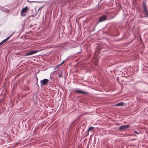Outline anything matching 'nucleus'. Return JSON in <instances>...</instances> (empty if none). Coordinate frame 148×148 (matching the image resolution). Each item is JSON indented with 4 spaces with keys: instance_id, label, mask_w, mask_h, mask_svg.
Returning <instances> with one entry per match:
<instances>
[{
    "instance_id": "1",
    "label": "nucleus",
    "mask_w": 148,
    "mask_h": 148,
    "mask_svg": "<svg viewBox=\"0 0 148 148\" xmlns=\"http://www.w3.org/2000/svg\"><path fill=\"white\" fill-rule=\"evenodd\" d=\"M29 9L28 7L27 6L25 7L22 10L21 14L22 16H25L27 13V12Z\"/></svg>"
},
{
    "instance_id": "2",
    "label": "nucleus",
    "mask_w": 148,
    "mask_h": 148,
    "mask_svg": "<svg viewBox=\"0 0 148 148\" xmlns=\"http://www.w3.org/2000/svg\"><path fill=\"white\" fill-rule=\"evenodd\" d=\"M129 127V125H122L119 128V130L121 131H125Z\"/></svg>"
},
{
    "instance_id": "3",
    "label": "nucleus",
    "mask_w": 148,
    "mask_h": 148,
    "mask_svg": "<svg viewBox=\"0 0 148 148\" xmlns=\"http://www.w3.org/2000/svg\"><path fill=\"white\" fill-rule=\"evenodd\" d=\"M40 51H41V50H34L32 51H31L25 54V56H28L29 55H32L34 54H35L38 52Z\"/></svg>"
},
{
    "instance_id": "4",
    "label": "nucleus",
    "mask_w": 148,
    "mask_h": 148,
    "mask_svg": "<svg viewBox=\"0 0 148 148\" xmlns=\"http://www.w3.org/2000/svg\"><path fill=\"white\" fill-rule=\"evenodd\" d=\"M143 10L146 14V15L145 16V17H148V12L147 11V9L146 5V4L145 3H143Z\"/></svg>"
},
{
    "instance_id": "5",
    "label": "nucleus",
    "mask_w": 148,
    "mask_h": 148,
    "mask_svg": "<svg viewBox=\"0 0 148 148\" xmlns=\"http://www.w3.org/2000/svg\"><path fill=\"white\" fill-rule=\"evenodd\" d=\"M49 82V80L47 79H44L43 80H41L40 82L41 83V85H47Z\"/></svg>"
},
{
    "instance_id": "6",
    "label": "nucleus",
    "mask_w": 148,
    "mask_h": 148,
    "mask_svg": "<svg viewBox=\"0 0 148 148\" xmlns=\"http://www.w3.org/2000/svg\"><path fill=\"white\" fill-rule=\"evenodd\" d=\"M107 19V17L105 15H103L101 16L99 19V22L104 21Z\"/></svg>"
},
{
    "instance_id": "7",
    "label": "nucleus",
    "mask_w": 148,
    "mask_h": 148,
    "mask_svg": "<svg viewBox=\"0 0 148 148\" xmlns=\"http://www.w3.org/2000/svg\"><path fill=\"white\" fill-rule=\"evenodd\" d=\"M94 129V127H89L87 131L86 132V136H88L89 134V132L92 131Z\"/></svg>"
},
{
    "instance_id": "8",
    "label": "nucleus",
    "mask_w": 148,
    "mask_h": 148,
    "mask_svg": "<svg viewBox=\"0 0 148 148\" xmlns=\"http://www.w3.org/2000/svg\"><path fill=\"white\" fill-rule=\"evenodd\" d=\"M75 91H76V92H77L79 93L87 94V93H86V92H85L84 91H83L80 90H76Z\"/></svg>"
},
{
    "instance_id": "9",
    "label": "nucleus",
    "mask_w": 148,
    "mask_h": 148,
    "mask_svg": "<svg viewBox=\"0 0 148 148\" xmlns=\"http://www.w3.org/2000/svg\"><path fill=\"white\" fill-rule=\"evenodd\" d=\"M124 104V103L123 102H120L119 103L115 105L116 106H121L123 105Z\"/></svg>"
},
{
    "instance_id": "10",
    "label": "nucleus",
    "mask_w": 148,
    "mask_h": 148,
    "mask_svg": "<svg viewBox=\"0 0 148 148\" xmlns=\"http://www.w3.org/2000/svg\"><path fill=\"white\" fill-rule=\"evenodd\" d=\"M13 33L11 34V35H10L8 37L6 38L4 40V41L5 42L7 41L8 40H9V39L12 36V35Z\"/></svg>"
},
{
    "instance_id": "11",
    "label": "nucleus",
    "mask_w": 148,
    "mask_h": 148,
    "mask_svg": "<svg viewBox=\"0 0 148 148\" xmlns=\"http://www.w3.org/2000/svg\"><path fill=\"white\" fill-rule=\"evenodd\" d=\"M61 74H60L58 76L59 77H62V71H61Z\"/></svg>"
},
{
    "instance_id": "12",
    "label": "nucleus",
    "mask_w": 148,
    "mask_h": 148,
    "mask_svg": "<svg viewBox=\"0 0 148 148\" xmlns=\"http://www.w3.org/2000/svg\"><path fill=\"white\" fill-rule=\"evenodd\" d=\"M5 42V41H4V40H3L1 42H0V45H1L2 44H3Z\"/></svg>"
},
{
    "instance_id": "13",
    "label": "nucleus",
    "mask_w": 148,
    "mask_h": 148,
    "mask_svg": "<svg viewBox=\"0 0 148 148\" xmlns=\"http://www.w3.org/2000/svg\"><path fill=\"white\" fill-rule=\"evenodd\" d=\"M134 132L135 133H136L137 134H139V133L138 132H136V131H134Z\"/></svg>"
},
{
    "instance_id": "14",
    "label": "nucleus",
    "mask_w": 148,
    "mask_h": 148,
    "mask_svg": "<svg viewBox=\"0 0 148 148\" xmlns=\"http://www.w3.org/2000/svg\"><path fill=\"white\" fill-rule=\"evenodd\" d=\"M64 62V61H63L62 63H61V64H62V63H63V62Z\"/></svg>"
},
{
    "instance_id": "15",
    "label": "nucleus",
    "mask_w": 148,
    "mask_h": 148,
    "mask_svg": "<svg viewBox=\"0 0 148 148\" xmlns=\"http://www.w3.org/2000/svg\"><path fill=\"white\" fill-rule=\"evenodd\" d=\"M147 68H148V66H147Z\"/></svg>"
}]
</instances>
